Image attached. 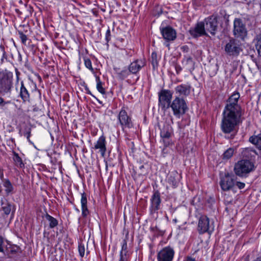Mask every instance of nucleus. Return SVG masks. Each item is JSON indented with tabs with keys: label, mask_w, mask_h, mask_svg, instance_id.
Wrapping results in <instances>:
<instances>
[{
	"label": "nucleus",
	"mask_w": 261,
	"mask_h": 261,
	"mask_svg": "<svg viewBox=\"0 0 261 261\" xmlns=\"http://www.w3.org/2000/svg\"><path fill=\"white\" fill-rule=\"evenodd\" d=\"M151 205L150 211L151 214L154 213L161 208V194L158 190L153 192L150 198Z\"/></svg>",
	"instance_id": "11"
},
{
	"label": "nucleus",
	"mask_w": 261,
	"mask_h": 261,
	"mask_svg": "<svg viewBox=\"0 0 261 261\" xmlns=\"http://www.w3.org/2000/svg\"><path fill=\"white\" fill-rule=\"evenodd\" d=\"M260 7H261V0H260Z\"/></svg>",
	"instance_id": "54"
},
{
	"label": "nucleus",
	"mask_w": 261,
	"mask_h": 261,
	"mask_svg": "<svg viewBox=\"0 0 261 261\" xmlns=\"http://www.w3.org/2000/svg\"><path fill=\"white\" fill-rule=\"evenodd\" d=\"M78 251L80 254V255L81 257H84L85 255V246L82 243H79V246H78Z\"/></svg>",
	"instance_id": "38"
},
{
	"label": "nucleus",
	"mask_w": 261,
	"mask_h": 261,
	"mask_svg": "<svg viewBox=\"0 0 261 261\" xmlns=\"http://www.w3.org/2000/svg\"><path fill=\"white\" fill-rule=\"evenodd\" d=\"M105 39L107 43L111 40V32L109 28L106 32Z\"/></svg>",
	"instance_id": "42"
},
{
	"label": "nucleus",
	"mask_w": 261,
	"mask_h": 261,
	"mask_svg": "<svg viewBox=\"0 0 261 261\" xmlns=\"http://www.w3.org/2000/svg\"><path fill=\"white\" fill-rule=\"evenodd\" d=\"M176 72L177 74L179 73V72L181 71L182 68L179 65H176L175 66Z\"/></svg>",
	"instance_id": "44"
},
{
	"label": "nucleus",
	"mask_w": 261,
	"mask_h": 261,
	"mask_svg": "<svg viewBox=\"0 0 261 261\" xmlns=\"http://www.w3.org/2000/svg\"><path fill=\"white\" fill-rule=\"evenodd\" d=\"M159 105L162 109H167L170 107L172 93L169 90L163 89L159 93Z\"/></svg>",
	"instance_id": "6"
},
{
	"label": "nucleus",
	"mask_w": 261,
	"mask_h": 261,
	"mask_svg": "<svg viewBox=\"0 0 261 261\" xmlns=\"http://www.w3.org/2000/svg\"><path fill=\"white\" fill-rule=\"evenodd\" d=\"M184 261H196V260L190 256H188Z\"/></svg>",
	"instance_id": "48"
},
{
	"label": "nucleus",
	"mask_w": 261,
	"mask_h": 261,
	"mask_svg": "<svg viewBox=\"0 0 261 261\" xmlns=\"http://www.w3.org/2000/svg\"><path fill=\"white\" fill-rule=\"evenodd\" d=\"M81 203L82 206V215L84 218H86L90 212L87 207V198L85 192H83L81 194Z\"/></svg>",
	"instance_id": "20"
},
{
	"label": "nucleus",
	"mask_w": 261,
	"mask_h": 261,
	"mask_svg": "<svg viewBox=\"0 0 261 261\" xmlns=\"http://www.w3.org/2000/svg\"><path fill=\"white\" fill-rule=\"evenodd\" d=\"M19 96L25 102L29 100L30 94L24 85L23 82H21V86L20 88Z\"/></svg>",
	"instance_id": "24"
},
{
	"label": "nucleus",
	"mask_w": 261,
	"mask_h": 261,
	"mask_svg": "<svg viewBox=\"0 0 261 261\" xmlns=\"http://www.w3.org/2000/svg\"><path fill=\"white\" fill-rule=\"evenodd\" d=\"M181 178V174L173 170L168 174L166 181L173 188H175L178 186Z\"/></svg>",
	"instance_id": "13"
},
{
	"label": "nucleus",
	"mask_w": 261,
	"mask_h": 261,
	"mask_svg": "<svg viewBox=\"0 0 261 261\" xmlns=\"http://www.w3.org/2000/svg\"><path fill=\"white\" fill-rule=\"evenodd\" d=\"M246 1H247V4L248 5L252 4V2H254V0H246Z\"/></svg>",
	"instance_id": "49"
},
{
	"label": "nucleus",
	"mask_w": 261,
	"mask_h": 261,
	"mask_svg": "<svg viewBox=\"0 0 261 261\" xmlns=\"http://www.w3.org/2000/svg\"><path fill=\"white\" fill-rule=\"evenodd\" d=\"M257 154L254 149L246 148V174L255 170V157Z\"/></svg>",
	"instance_id": "4"
},
{
	"label": "nucleus",
	"mask_w": 261,
	"mask_h": 261,
	"mask_svg": "<svg viewBox=\"0 0 261 261\" xmlns=\"http://www.w3.org/2000/svg\"><path fill=\"white\" fill-rule=\"evenodd\" d=\"M233 35L236 38L242 40L245 38V24L240 18H236L234 20Z\"/></svg>",
	"instance_id": "9"
},
{
	"label": "nucleus",
	"mask_w": 261,
	"mask_h": 261,
	"mask_svg": "<svg viewBox=\"0 0 261 261\" xmlns=\"http://www.w3.org/2000/svg\"><path fill=\"white\" fill-rule=\"evenodd\" d=\"M173 114L177 117L179 118L181 115L184 114L188 107L185 100L179 97H176L170 105Z\"/></svg>",
	"instance_id": "3"
},
{
	"label": "nucleus",
	"mask_w": 261,
	"mask_h": 261,
	"mask_svg": "<svg viewBox=\"0 0 261 261\" xmlns=\"http://www.w3.org/2000/svg\"><path fill=\"white\" fill-rule=\"evenodd\" d=\"M160 135L164 142L166 139H169L171 137V130L169 127H164L161 130Z\"/></svg>",
	"instance_id": "26"
},
{
	"label": "nucleus",
	"mask_w": 261,
	"mask_h": 261,
	"mask_svg": "<svg viewBox=\"0 0 261 261\" xmlns=\"http://www.w3.org/2000/svg\"><path fill=\"white\" fill-rule=\"evenodd\" d=\"M96 81L97 83L96 84V89L102 94H105L106 92L105 89L102 87L103 83L100 81L99 76H96Z\"/></svg>",
	"instance_id": "29"
},
{
	"label": "nucleus",
	"mask_w": 261,
	"mask_h": 261,
	"mask_svg": "<svg viewBox=\"0 0 261 261\" xmlns=\"http://www.w3.org/2000/svg\"><path fill=\"white\" fill-rule=\"evenodd\" d=\"M145 65L144 60L137 59L132 62L129 65L128 69L130 73L137 74Z\"/></svg>",
	"instance_id": "17"
},
{
	"label": "nucleus",
	"mask_w": 261,
	"mask_h": 261,
	"mask_svg": "<svg viewBox=\"0 0 261 261\" xmlns=\"http://www.w3.org/2000/svg\"><path fill=\"white\" fill-rule=\"evenodd\" d=\"M46 219L49 222V225L50 228H53L57 226L58 224V220L49 215L48 214H46L45 216Z\"/></svg>",
	"instance_id": "27"
},
{
	"label": "nucleus",
	"mask_w": 261,
	"mask_h": 261,
	"mask_svg": "<svg viewBox=\"0 0 261 261\" xmlns=\"http://www.w3.org/2000/svg\"><path fill=\"white\" fill-rule=\"evenodd\" d=\"M127 241L126 240H123L122 241L121 250L120 252H122V254H126L128 255L127 251Z\"/></svg>",
	"instance_id": "36"
},
{
	"label": "nucleus",
	"mask_w": 261,
	"mask_h": 261,
	"mask_svg": "<svg viewBox=\"0 0 261 261\" xmlns=\"http://www.w3.org/2000/svg\"><path fill=\"white\" fill-rule=\"evenodd\" d=\"M31 128L27 127L25 129V132L23 133V135L27 137L28 140L29 142H30V137L31 136Z\"/></svg>",
	"instance_id": "40"
},
{
	"label": "nucleus",
	"mask_w": 261,
	"mask_h": 261,
	"mask_svg": "<svg viewBox=\"0 0 261 261\" xmlns=\"http://www.w3.org/2000/svg\"><path fill=\"white\" fill-rule=\"evenodd\" d=\"M237 186L238 187V188L240 189H243L244 186H245V184L243 182H237Z\"/></svg>",
	"instance_id": "47"
},
{
	"label": "nucleus",
	"mask_w": 261,
	"mask_h": 261,
	"mask_svg": "<svg viewBox=\"0 0 261 261\" xmlns=\"http://www.w3.org/2000/svg\"><path fill=\"white\" fill-rule=\"evenodd\" d=\"M240 97L239 93L234 92L226 101L221 123V130L225 134L232 133L242 122V110L238 103Z\"/></svg>",
	"instance_id": "1"
},
{
	"label": "nucleus",
	"mask_w": 261,
	"mask_h": 261,
	"mask_svg": "<svg viewBox=\"0 0 261 261\" xmlns=\"http://www.w3.org/2000/svg\"><path fill=\"white\" fill-rule=\"evenodd\" d=\"M197 229L200 234L205 232L211 233L214 230V226L210 224L209 218L203 215L199 219Z\"/></svg>",
	"instance_id": "7"
},
{
	"label": "nucleus",
	"mask_w": 261,
	"mask_h": 261,
	"mask_svg": "<svg viewBox=\"0 0 261 261\" xmlns=\"http://www.w3.org/2000/svg\"><path fill=\"white\" fill-rule=\"evenodd\" d=\"M161 33L163 38L167 41L174 40L176 38V32L174 29L170 26L160 29Z\"/></svg>",
	"instance_id": "15"
},
{
	"label": "nucleus",
	"mask_w": 261,
	"mask_h": 261,
	"mask_svg": "<svg viewBox=\"0 0 261 261\" xmlns=\"http://www.w3.org/2000/svg\"><path fill=\"white\" fill-rule=\"evenodd\" d=\"M224 50L226 54L230 56H238L240 53L243 50L241 44L234 39L229 40V42L226 43L224 47Z\"/></svg>",
	"instance_id": "5"
},
{
	"label": "nucleus",
	"mask_w": 261,
	"mask_h": 261,
	"mask_svg": "<svg viewBox=\"0 0 261 261\" xmlns=\"http://www.w3.org/2000/svg\"><path fill=\"white\" fill-rule=\"evenodd\" d=\"M12 85V79L7 75H3L0 79V92L8 93L10 92Z\"/></svg>",
	"instance_id": "14"
},
{
	"label": "nucleus",
	"mask_w": 261,
	"mask_h": 261,
	"mask_svg": "<svg viewBox=\"0 0 261 261\" xmlns=\"http://www.w3.org/2000/svg\"><path fill=\"white\" fill-rule=\"evenodd\" d=\"M203 22H204L205 30L209 32L212 35H215L218 28L217 16L213 15L206 18Z\"/></svg>",
	"instance_id": "8"
},
{
	"label": "nucleus",
	"mask_w": 261,
	"mask_h": 261,
	"mask_svg": "<svg viewBox=\"0 0 261 261\" xmlns=\"http://www.w3.org/2000/svg\"><path fill=\"white\" fill-rule=\"evenodd\" d=\"M150 62L153 69L157 68L159 65V59L155 52H152L151 55Z\"/></svg>",
	"instance_id": "28"
},
{
	"label": "nucleus",
	"mask_w": 261,
	"mask_h": 261,
	"mask_svg": "<svg viewBox=\"0 0 261 261\" xmlns=\"http://www.w3.org/2000/svg\"><path fill=\"white\" fill-rule=\"evenodd\" d=\"M189 32L194 38H197L201 36H207L204 22L202 21L198 22L194 28H191Z\"/></svg>",
	"instance_id": "12"
},
{
	"label": "nucleus",
	"mask_w": 261,
	"mask_h": 261,
	"mask_svg": "<svg viewBox=\"0 0 261 261\" xmlns=\"http://www.w3.org/2000/svg\"><path fill=\"white\" fill-rule=\"evenodd\" d=\"M4 239L2 236H0V252H4V250L3 245L4 243Z\"/></svg>",
	"instance_id": "43"
},
{
	"label": "nucleus",
	"mask_w": 261,
	"mask_h": 261,
	"mask_svg": "<svg viewBox=\"0 0 261 261\" xmlns=\"http://www.w3.org/2000/svg\"><path fill=\"white\" fill-rule=\"evenodd\" d=\"M191 89L190 84H181L177 86L175 88V91L176 93L178 94L180 96H187L190 94Z\"/></svg>",
	"instance_id": "19"
},
{
	"label": "nucleus",
	"mask_w": 261,
	"mask_h": 261,
	"mask_svg": "<svg viewBox=\"0 0 261 261\" xmlns=\"http://www.w3.org/2000/svg\"><path fill=\"white\" fill-rule=\"evenodd\" d=\"M84 63H85V66L87 68L90 69L92 72L94 71V69L93 68L92 66L91 61L89 58H84Z\"/></svg>",
	"instance_id": "37"
},
{
	"label": "nucleus",
	"mask_w": 261,
	"mask_h": 261,
	"mask_svg": "<svg viewBox=\"0 0 261 261\" xmlns=\"http://www.w3.org/2000/svg\"><path fill=\"white\" fill-rule=\"evenodd\" d=\"M182 48H187V49H188V47H187V46H183V47H182Z\"/></svg>",
	"instance_id": "52"
},
{
	"label": "nucleus",
	"mask_w": 261,
	"mask_h": 261,
	"mask_svg": "<svg viewBox=\"0 0 261 261\" xmlns=\"http://www.w3.org/2000/svg\"><path fill=\"white\" fill-rule=\"evenodd\" d=\"M13 205L9 203H7L4 205L2 207L3 211L4 212V213L6 215H9L12 210V207H13Z\"/></svg>",
	"instance_id": "35"
},
{
	"label": "nucleus",
	"mask_w": 261,
	"mask_h": 261,
	"mask_svg": "<svg viewBox=\"0 0 261 261\" xmlns=\"http://www.w3.org/2000/svg\"><path fill=\"white\" fill-rule=\"evenodd\" d=\"M85 89L86 91V93L88 94H89L91 96H92L93 97H94V98H96V97L92 94V93L91 92L90 90H89V88L87 87V86H86L85 87Z\"/></svg>",
	"instance_id": "45"
},
{
	"label": "nucleus",
	"mask_w": 261,
	"mask_h": 261,
	"mask_svg": "<svg viewBox=\"0 0 261 261\" xmlns=\"http://www.w3.org/2000/svg\"><path fill=\"white\" fill-rule=\"evenodd\" d=\"M4 186L6 188V191L7 193H9L12 191L13 186L9 179H6L5 180L4 182Z\"/></svg>",
	"instance_id": "33"
},
{
	"label": "nucleus",
	"mask_w": 261,
	"mask_h": 261,
	"mask_svg": "<svg viewBox=\"0 0 261 261\" xmlns=\"http://www.w3.org/2000/svg\"><path fill=\"white\" fill-rule=\"evenodd\" d=\"M234 153V149L232 148H229L226 150L223 153V159H229L233 155Z\"/></svg>",
	"instance_id": "32"
},
{
	"label": "nucleus",
	"mask_w": 261,
	"mask_h": 261,
	"mask_svg": "<svg viewBox=\"0 0 261 261\" xmlns=\"http://www.w3.org/2000/svg\"><path fill=\"white\" fill-rule=\"evenodd\" d=\"M0 57L1 63H3L5 60H7V56L4 46L0 45Z\"/></svg>",
	"instance_id": "34"
},
{
	"label": "nucleus",
	"mask_w": 261,
	"mask_h": 261,
	"mask_svg": "<svg viewBox=\"0 0 261 261\" xmlns=\"http://www.w3.org/2000/svg\"><path fill=\"white\" fill-rule=\"evenodd\" d=\"M129 255L122 254V252L120 253L119 261H129Z\"/></svg>",
	"instance_id": "41"
},
{
	"label": "nucleus",
	"mask_w": 261,
	"mask_h": 261,
	"mask_svg": "<svg viewBox=\"0 0 261 261\" xmlns=\"http://www.w3.org/2000/svg\"><path fill=\"white\" fill-rule=\"evenodd\" d=\"M174 251L170 246L165 247L160 250L157 255L158 261H172Z\"/></svg>",
	"instance_id": "10"
},
{
	"label": "nucleus",
	"mask_w": 261,
	"mask_h": 261,
	"mask_svg": "<svg viewBox=\"0 0 261 261\" xmlns=\"http://www.w3.org/2000/svg\"><path fill=\"white\" fill-rule=\"evenodd\" d=\"M234 171L237 175L243 176L245 173V160H241L236 163Z\"/></svg>",
	"instance_id": "22"
},
{
	"label": "nucleus",
	"mask_w": 261,
	"mask_h": 261,
	"mask_svg": "<svg viewBox=\"0 0 261 261\" xmlns=\"http://www.w3.org/2000/svg\"><path fill=\"white\" fill-rule=\"evenodd\" d=\"M13 160L15 163L16 166L19 167V168L24 167V165L23 163L21 158L19 156L18 154L16 152L14 153Z\"/></svg>",
	"instance_id": "30"
},
{
	"label": "nucleus",
	"mask_w": 261,
	"mask_h": 261,
	"mask_svg": "<svg viewBox=\"0 0 261 261\" xmlns=\"http://www.w3.org/2000/svg\"><path fill=\"white\" fill-rule=\"evenodd\" d=\"M85 89L86 91V93L88 94H89L91 96H92L93 97H94V98H96V97L92 94V93L91 92L90 90H89V88L87 87V86H86L85 87Z\"/></svg>",
	"instance_id": "46"
},
{
	"label": "nucleus",
	"mask_w": 261,
	"mask_h": 261,
	"mask_svg": "<svg viewBox=\"0 0 261 261\" xmlns=\"http://www.w3.org/2000/svg\"><path fill=\"white\" fill-rule=\"evenodd\" d=\"M128 108L127 107L123 106L117 116L118 123L123 130H124L125 129H129L134 127L132 117L130 114H128Z\"/></svg>",
	"instance_id": "2"
},
{
	"label": "nucleus",
	"mask_w": 261,
	"mask_h": 261,
	"mask_svg": "<svg viewBox=\"0 0 261 261\" xmlns=\"http://www.w3.org/2000/svg\"><path fill=\"white\" fill-rule=\"evenodd\" d=\"M166 45V46L169 47L170 45L169 43H167Z\"/></svg>",
	"instance_id": "53"
},
{
	"label": "nucleus",
	"mask_w": 261,
	"mask_h": 261,
	"mask_svg": "<svg viewBox=\"0 0 261 261\" xmlns=\"http://www.w3.org/2000/svg\"><path fill=\"white\" fill-rule=\"evenodd\" d=\"M234 184V179L228 173L225 174L224 177L221 179L220 185L223 191H228L230 190Z\"/></svg>",
	"instance_id": "16"
},
{
	"label": "nucleus",
	"mask_w": 261,
	"mask_h": 261,
	"mask_svg": "<svg viewBox=\"0 0 261 261\" xmlns=\"http://www.w3.org/2000/svg\"><path fill=\"white\" fill-rule=\"evenodd\" d=\"M249 141L255 145L259 150H261V134L251 136L249 138Z\"/></svg>",
	"instance_id": "25"
},
{
	"label": "nucleus",
	"mask_w": 261,
	"mask_h": 261,
	"mask_svg": "<svg viewBox=\"0 0 261 261\" xmlns=\"http://www.w3.org/2000/svg\"><path fill=\"white\" fill-rule=\"evenodd\" d=\"M93 148L94 149H99L101 156L103 157L105 156L107 148L106 137L103 135L101 136L99 138L95 143Z\"/></svg>",
	"instance_id": "18"
},
{
	"label": "nucleus",
	"mask_w": 261,
	"mask_h": 261,
	"mask_svg": "<svg viewBox=\"0 0 261 261\" xmlns=\"http://www.w3.org/2000/svg\"><path fill=\"white\" fill-rule=\"evenodd\" d=\"M255 261H261V258H257Z\"/></svg>",
	"instance_id": "51"
},
{
	"label": "nucleus",
	"mask_w": 261,
	"mask_h": 261,
	"mask_svg": "<svg viewBox=\"0 0 261 261\" xmlns=\"http://www.w3.org/2000/svg\"><path fill=\"white\" fill-rule=\"evenodd\" d=\"M114 70L117 74V77L121 80H124L130 73L128 69L126 68L121 69L120 68L116 67H114Z\"/></svg>",
	"instance_id": "23"
},
{
	"label": "nucleus",
	"mask_w": 261,
	"mask_h": 261,
	"mask_svg": "<svg viewBox=\"0 0 261 261\" xmlns=\"http://www.w3.org/2000/svg\"><path fill=\"white\" fill-rule=\"evenodd\" d=\"M182 66L187 71L192 72L194 69V62L191 57H185L182 61Z\"/></svg>",
	"instance_id": "21"
},
{
	"label": "nucleus",
	"mask_w": 261,
	"mask_h": 261,
	"mask_svg": "<svg viewBox=\"0 0 261 261\" xmlns=\"http://www.w3.org/2000/svg\"><path fill=\"white\" fill-rule=\"evenodd\" d=\"M255 46L257 50L258 54L261 57V34L257 35L255 38Z\"/></svg>",
	"instance_id": "31"
},
{
	"label": "nucleus",
	"mask_w": 261,
	"mask_h": 261,
	"mask_svg": "<svg viewBox=\"0 0 261 261\" xmlns=\"http://www.w3.org/2000/svg\"><path fill=\"white\" fill-rule=\"evenodd\" d=\"M3 102H4V99L0 97V105L3 103Z\"/></svg>",
	"instance_id": "50"
},
{
	"label": "nucleus",
	"mask_w": 261,
	"mask_h": 261,
	"mask_svg": "<svg viewBox=\"0 0 261 261\" xmlns=\"http://www.w3.org/2000/svg\"><path fill=\"white\" fill-rule=\"evenodd\" d=\"M19 37L21 39V42L24 44L26 45V42L28 40L27 36L23 33L22 32H18Z\"/></svg>",
	"instance_id": "39"
}]
</instances>
